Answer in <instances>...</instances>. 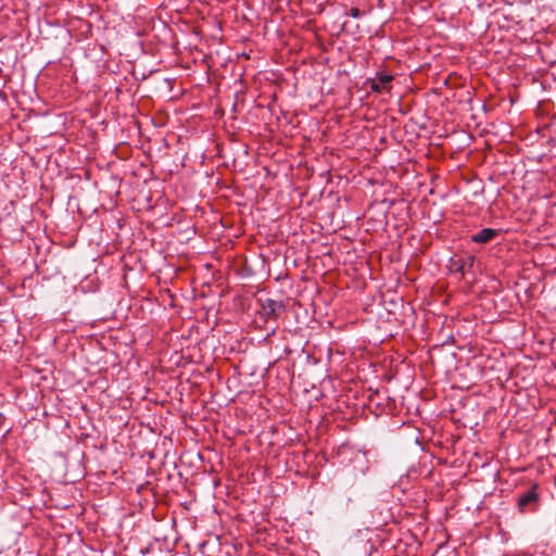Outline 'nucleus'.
I'll return each mask as SVG.
<instances>
[{
	"mask_svg": "<svg viewBox=\"0 0 556 556\" xmlns=\"http://www.w3.org/2000/svg\"><path fill=\"white\" fill-rule=\"evenodd\" d=\"M157 542H175L177 540L176 523H154L150 530Z\"/></svg>",
	"mask_w": 556,
	"mask_h": 556,
	"instance_id": "obj_1",
	"label": "nucleus"
},
{
	"mask_svg": "<svg viewBox=\"0 0 556 556\" xmlns=\"http://www.w3.org/2000/svg\"><path fill=\"white\" fill-rule=\"evenodd\" d=\"M394 76L388 73H377L375 78H368L366 84L369 86L370 90L375 93L390 92L391 91V83L393 81Z\"/></svg>",
	"mask_w": 556,
	"mask_h": 556,
	"instance_id": "obj_2",
	"label": "nucleus"
},
{
	"mask_svg": "<svg viewBox=\"0 0 556 556\" xmlns=\"http://www.w3.org/2000/svg\"><path fill=\"white\" fill-rule=\"evenodd\" d=\"M539 505L538 486L533 485L518 498V508L522 513L534 511Z\"/></svg>",
	"mask_w": 556,
	"mask_h": 556,
	"instance_id": "obj_3",
	"label": "nucleus"
},
{
	"mask_svg": "<svg viewBox=\"0 0 556 556\" xmlns=\"http://www.w3.org/2000/svg\"><path fill=\"white\" fill-rule=\"evenodd\" d=\"M285 305L281 301L266 299L261 300V314L267 319H277L283 312Z\"/></svg>",
	"mask_w": 556,
	"mask_h": 556,
	"instance_id": "obj_4",
	"label": "nucleus"
},
{
	"mask_svg": "<svg viewBox=\"0 0 556 556\" xmlns=\"http://www.w3.org/2000/svg\"><path fill=\"white\" fill-rule=\"evenodd\" d=\"M500 231L493 228H483L471 236V241L476 243H488L498 236Z\"/></svg>",
	"mask_w": 556,
	"mask_h": 556,
	"instance_id": "obj_5",
	"label": "nucleus"
},
{
	"mask_svg": "<svg viewBox=\"0 0 556 556\" xmlns=\"http://www.w3.org/2000/svg\"><path fill=\"white\" fill-rule=\"evenodd\" d=\"M351 15H352L353 17H358V16H359V10H358V9H356V8H353V9L351 10Z\"/></svg>",
	"mask_w": 556,
	"mask_h": 556,
	"instance_id": "obj_6",
	"label": "nucleus"
},
{
	"mask_svg": "<svg viewBox=\"0 0 556 556\" xmlns=\"http://www.w3.org/2000/svg\"><path fill=\"white\" fill-rule=\"evenodd\" d=\"M473 263H475V256H469L465 264H467L468 266L471 267L473 265Z\"/></svg>",
	"mask_w": 556,
	"mask_h": 556,
	"instance_id": "obj_7",
	"label": "nucleus"
}]
</instances>
